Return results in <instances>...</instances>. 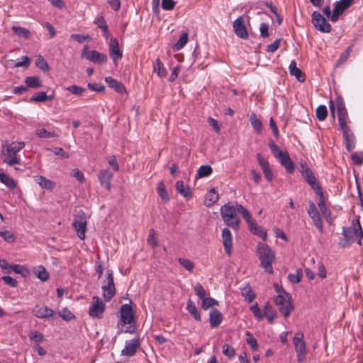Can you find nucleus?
<instances>
[{"mask_svg": "<svg viewBox=\"0 0 363 363\" xmlns=\"http://www.w3.org/2000/svg\"><path fill=\"white\" fill-rule=\"evenodd\" d=\"M99 179L101 185H104L108 190L111 189V181L113 177L112 172L108 169H102L99 173Z\"/></svg>", "mask_w": 363, "mask_h": 363, "instance_id": "obj_22", "label": "nucleus"}, {"mask_svg": "<svg viewBox=\"0 0 363 363\" xmlns=\"http://www.w3.org/2000/svg\"><path fill=\"white\" fill-rule=\"evenodd\" d=\"M293 342L297 354V360L298 362H301L305 359L306 355V347L303 340V334L302 333H297L293 339Z\"/></svg>", "mask_w": 363, "mask_h": 363, "instance_id": "obj_11", "label": "nucleus"}, {"mask_svg": "<svg viewBox=\"0 0 363 363\" xmlns=\"http://www.w3.org/2000/svg\"><path fill=\"white\" fill-rule=\"evenodd\" d=\"M101 289L103 291V297L106 301H110L115 296L116 291L112 270H107L106 279L104 281Z\"/></svg>", "mask_w": 363, "mask_h": 363, "instance_id": "obj_6", "label": "nucleus"}, {"mask_svg": "<svg viewBox=\"0 0 363 363\" xmlns=\"http://www.w3.org/2000/svg\"><path fill=\"white\" fill-rule=\"evenodd\" d=\"M178 262L187 271L192 272L194 267V264L189 259L179 258Z\"/></svg>", "mask_w": 363, "mask_h": 363, "instance_id": "obj_51", "label": "nucleus"}, {"mask_svg": "<svg viewBox=\"0 0 363 363\" xmlns=\"http://www.w3.org/2000/svg\"><path fill=\"white\" fill-rule=\"evenodd\" d=\"M263 315L266 316L269 323H272L277 316L276 312L269 302L266 303L264 306Z\"/></svg>", "mask_w": 363, "mask_h": 363, "instance_id": "obj_36", "label": "nucleus"}, {"mask_svg": "<svg viewBox=\"0 0 363 363\" xmlns=\"http://www.w3.org/2000/svg\"><path fill=\"white\" fill-rule=\"evenodd\" d=\"M343 138L345 143V147L348 152H351L355 147V137L352 130H347L342 132Z\"/></svg>", "mask_w": 363, "mask_h": 363, "instance_id": "obj_24", "label": "nucleus"}, {"mask_svg": "<svg viewBox=\"0 0 363 363\" xmlns=\"http://www.w3.org/2000/svg\"><path fill=\"white\" fill-rule=\"evenodd\" d=\"M250 121L255 129V130L257 133H260L262 130V123L261 121L257 117V115L255 113H252L250 116Z\"/></svg>", "mask_w": 363, "mask_h": 363, "instance_id": "obj_40", "label": "nucleus"}, {"mask_svg": "<svg viewBox=\"0 0 363 363\" xmlns=\"http://www.w3.org/2000/svg\"><path fill=\"white\" fill-rule=\"evenodd\" d=\"M238 213V206L225 203L220 208V215L226 225L238 230L240 228V219L237 216Z\"/></svg>", "mask_w": 363, "mask_h": 363, "instance_id": "obj_2", "label": "nucleus"}, {"mask_svg": "<svg viewBox=\"0 0 363 363\" xmlns=\"http://www.w3.org/2000/svg\"><path fill=\"white\" fill-rule=\"evenodd\" d=\"M194 290L196 294V296L202 300L203 298H205L206 296V291L205 289L203 287V286L200 283H197L194 287Z\"/></svg>", "mask_w": 363, "mask_h": 363, "instance_id": "obj_57", "label": "nucleus"}, {"mask_svg": "<svg viewBox=\"0 0 363 363\" xmlns=\"http://www.w3.org/2000/svg\"><path fill=\"white\" fill-rule=\"evenodd\" d=\"M34 180L40 187L48 190H52L55 186L53 182L42 175L35 176Z\"/></svg>", "mask_w": 363, "mask_h": 363, "instance_id": "obj_28", "label": "nucleus"}, {"mask_svg": "<svg viewBox=\"0 0 363 363\" xmlns=\"http://www.w3.org/2000/svg\"><path fill=\"white\" fill-rule=\"evenodd\" d=\"M25 83L28 88L38 89L42 86L40 79L37 76L27 77L25 78Z\"/></svg>", "mask_w": 363, "mask_h": 363, "instance_id": "obj_32", "label": "nucleus"}, {"mask_svg": "<svg viewBox=\"0 0 363 363\" xmlns=\"http://www.w3.org/2000/svg\"><path fill=\"white\" fill-rule=\"evenodd\" d=\"M241 295L248 302L251 303L256 298V294L252 291V288L249 284H245V286L240 289Z\"/></svg>", "mask_w": 363, "mask_h": 363, "instance_id": "obj_31", "label": "nucleus"}, {"mask_svg": "<svg viewBox=\"0 0 363 363\" xmlns=\"http://www.w3.org/2000/svg\"><path fill=\"white\" fill-rule=\"evenodd\" d=\"M233 28L235 35L238 37L242 39H247L249 38V35L245 24L244 18L242 16H239L234 21L233 23Z\"/></svg>", "mask_w": 363, "mask_h": 363, "instance_id": "obj_13", "label": "nucleus"}, {"mask_svg": "<svg viewBox=\"0 0 363 363\" xmlns=\"http://www.w3.org/2000/svg\"><path fill=\"white\" fill-rule=\"evenodd\" d=\"M0 182L10 189H14L17 187V182L10 176L3 172L0 169Z\"/></svg>", "mask_w": 363, "mask_h": 363, "instance_id": "obj_30", "label": "nucleus"}, {"mask_svg": "<svg viewBox=\"0 0 363 363\" xmlns=\"http://www.w3.org/2000/svg\"><path fill=\"white\" fill-rule=\"evenodd\" d=\"M342 235L345 241V243H340L342 247H345L347 242H354V238L358 239L357 244L362 245L363 230L359 219L353 220L351 227H342Z\"/></svg>", "mask_w": 363, "mask_h": 363, "instance_id": "obj_3", "label": "nucleus"}, {"mask_svg": "<svg viewBox=\"0 0 363 363\" xmlns=\"http://www.w3.org/2000/svg\"><path fill=\"white\" fill-rule=\"evenodd\" d=\"M35 65L38 68L44 72L48 70V65L43 57L41 55H39L36 59Z\"/></svg>", "mask_w": 363, "mask_h": 363, "instance_id": "obj_62", "label": "nucleus"}, {"mask_svg": "<svg viewBox=\"0 0 363 363\" xmlns=\"http://www.w3.org/2000/svg\"><path fill=\"white\" fill-rule=\"evenodd\" d=\"M250 311L252 312L254 316L257 320H260L264 318L263 313L261 312L260 308H259L258 303H255L250 308Z\"/></svg>", "mask_w": 363, "mask_h": 363, "instance_id": "obj_59", "label": "nucleus"}, {"mask_svg": "<svg viewBox=\"0 0 363 363\" xmlns=\"http://www.w3.org/2000/svg\"><path fill=\"white\" fill-rule=\"evenodd\" d=\"M274 303L284 318H288L294 309L291 296L289 293L275 296Z\"/></svg>", "mask_w": 363, "mask_h": 363, "instance_id": "obj_5", "label": "nucleus"}, {"mask_svg": "<svg viewBox=\"0 0 363 363\" xmlns=\"http://www.w3.org/2000/svg\"><path fill=\"white\" fill-rule=\"evenodd\" d=\"M140 345V340L138 337L133 338L125 342L124 348L121 350L122 356L133 357L137 352Z\"/></svg>", "mask_w": 363, "mask_h": 363, "instance_id": "obj_12", "label": "nucleus"}, {"mask_svg": "<svg viewBox=\"0 0 363 363\" xmlns=\"http://www.w3.org/2000/svg\"><path fill=\"white\" fill-rule=\"evenodd\" d=\"M213 172V169L210 165H201L198 171L196 174V178H203L208 177Z\"/></svg>", "mask_w": 363, "mask_h": 363, "instance_id": "obj_41", "label": "nucleus"}, {"mask_svg": "<svg viewBox=\"0 0 363 363\" xmlns=\"http://www.w3.org/2000/svg\"><path fill=\"white\" fill-rule=\"evenodd\" d=\"M223 353L225 356L230 359L235 357V350L232 346L229 345L228 344H224L223 345Z\"/></svg>", "mask_w": 363, "mask_h": 363, "instance_id": "obj_61", "label": "nucleus"}, {"mask_svg": "<svg viewBox=\"0 0 363 363\" xmlns=\"http://www.w3.org/2000/svg\"><path fill=\"white\" fill-rule=\"evenodd\" d=\"M67 91H69L71 94L77 96H81L85 92L86 89L79 86L77 85L73 84L66 88Z\"/></svg>", "mask_w": 363, "mask_h": 363, "instance_id": "obj_48", "label": "nucleus"}, {"mask_svg": "<svg viewBox=\"0 0 363 363\" xmlns=\"http://www.w3.org/2000/svg\"><path fill=\"white\" fill-rule=\"evenodd\" d=\"M303 178L307 182V184L313 189L315 191H319L320 193V189L322 188L320 183L317 181L313 172L311 169L305 170V173L301 174Z\"/></svg>", "mask_w": 363, "mask_h": 363, "instance_id": "obj_16", "label": "nucleus"}, {"mask_svg": "<svg viewBox=\"0 0 363 363\" xmlns=\"http://www.w3.org/2000/svg\"><path fill=\"white\" fill-rule=\"evenodd\" d=\"M72 225L77 231V236L81 240H84L86 230V218L84 216H81L79 219H75Z\"/></svg>", "mask_w": 363, "mask_h": 363, "instance_id": "obj_18", "label": "nucleus"}, {"mask_svg": "<svg viewBox=\"0 0 363 363\" xmlns=\"http://www.w3.org/2000/svg\"><path fill=\"white\" fill-rule=\"evenodd\" d=\"M311 22L314 28L322 33H330L332 30L331 25L318 11H314L312 13Z\"/></svg>", "mask_w": 363, "mask_h": 363, "instance_id": "obj_10", "label": "nucleus"}, {"mask_svg": "<svg viewBox=\"0 0 363 363\" xmlns=\"http://www.w3.org/2000/svg\"><path fill=\"white\" fill-rule=\"evenodd\" d=\"M280 164L286 169V172L289 174L294 172L295 169V164L290 158V156L287 152L278 160Z\"/></svg>", "mask_w": 363, "mask_h": 363, "instance_id": "obj_25", "label": "nucleus"}, {"mask_svg": "<svg viewBox=\"0 0 363 363\" xmlns=\"http://www.w3.org/2000/svg\"><path fill=\"white\" fill-rule=\"evenodd\" d=\"M250 231L262 238L263 240H267V233L266 230L262 227L261 225H258L255 221L252 223H251L249 226Z\"/></svg>", "mask_w": 363, "mask_h": 363, "instance_id": "obj_26", "label": "nucleus"}, {"mask_svg": "<svg viewBox=\"0 0 363 363\" xmlns=\"http://www.w3.org/2000/svg\"><path fill=\"white\" fill-rule=\"evenodd\" d=\"M134 323L135 317L132 306L128 303L123 304L120 308V320L116 327L120 328V326Z\"/></svg>", "mask_w": 363, "mask_h": 363, "instance_id": "obj_8", "label": "nucleus"}, {"mask_svg": "<svg viewBox=\"0 0 363 363\" xmlns=\"http://www.w3.org/2000/svg\"><path fill=\"white\" fill-rule=\"evenodd\" d=\"M223 315L217 308H212L209 313V323L212 328L219 326L223 320Z\"/></svg>", "mask_w": 363, "mask_h": 363, "instance_id": "obj_21", "label": "nucleus"}, {"mask_svg": "<svg viewBox=\"0 0 363 363\" xmlns=\"http://www.w3.org/2000/svg\"><path fill=\"white\" fill-rule=\"evenodd\" d=\"M316 117L320 121H324L328 116V110L325 105H320L316 108Z\"/></svg>", "mask_w": 363, "mask_h": 363, "instance_id": "obj_47", "label": "nucleus"}, {"mask_svg": "<svg viewBox=\"0 0 363 363\" xmlns=\"http://www.w3.org/2000/svg\"><path fill=\"white\" fill-rule=\"evenodd\" d=\"M236 206H238V213L242 215L244 220L247 222L248 226L255 222L252 218L251 213L248 210L238 203H236Z\"/></svg>", "mask_w": 363, "mask_h": 363, "instance_id": "obj_37", "label": "nucleus"}, {"mask_svg": "<svg viewBox=\"0 0 363 363\" xmlns=\"http://www.w3.org/2000/svg\"><path fill=\"white\" fill-rule=\"evenodd\" d=\"M47 101V94L44 91H40L36 94H35L33 96H32L29 101H35V102H43Z\"/></svg>", "mask_w": 363, "mask_h": 363, "instance_id": "obj_56", "label": "nucleus"}, {"mask_svg": "<svg viewBox=\"0 0 363 363\" xmlns=\"http://www.w3.org/2000/svg\"><path fill=\"white\" fill-rule=\"evenodd\" d=\"M157 193L160 198L164 201L167 202L169 200V196L166 191L165 185L163 182H159L157 188Z\"/></svg>", "mask_w": 363, "mask_h": 363, "instance_id": "obj_44", "label": "nucleus"}, {"mask_svg": "<svg viewBox=\"0 0 363 363\" xmlns=\"http://www.w3.org/2000/svg\"><path fill=\"white\" fill-rule=\"evenodd\" d=\"M35 274L37 277L42 281H45L49 279V273L46 271L45 268L40 265L35 269Z\"/></svg>", "mask_w": 363, "mask_h": 363, "instance_id": "obj_43", "label": "nucleus"}, {"mask_svg": "<svg viewBox=\"0 0 363 363\" xmlns=\"http://www.w3.org/2000/svg\"><path fill=\"white\" fill-rule=\"evenodd\" d=\"M177 191L185 199H189L192 197V191L189 186H184L182 181H177L175 184Z\"/></svg>", "mask_w": 363, "mask_h": 363, "instance_id": "obj_29", "label": "nucleus"}, {"mask_svg": "<svg viewBox=\"0 0 363 363\" xmlns=\"http://www.w3.org/2000/svg\"><path fill=\"white\" fill-rule=\"evenodd\" d=\"M290 74L296 77L298 82H303L306 80L305 75L302 71L296 67L295 60H292L289 67Z\"/></svg>", "mask_w": 363, "mask_h": 363, "instance_id": "obj_27", "label": "nucleus"}, {"mask_svg": "<svg viewBox=\"0 0 363 363\" xmlns=\"http://www.w3.org/2000/svg\"><path fill=\"white\" fill-rule=\"evenodd\" d=\"M12 268H13L12 272H14L16 274H21L22 277H25L28 274V269L22 265L13 264V266Z\"/></svg>", "mask_w": 363, "mask_h": 363, "instance_id": "obj_60", "label": "nucleus"}, {"mask_svg": "<svg viewBox=\"0 0 363 363\" xmlns=\"http://www.w3.org/2000/svg\"><path fill=\"white\" fill-rule=\"evenodd\" d=\"M268 147H269L274 157H276L277 160H279L285 154V152H283L272 139L269 140L268 141Z\"/></svg>", "mask_w": 363, "mask_h": 363, "instance_id": "obj_35", "label": "nucleus"}, {"mask_svg": "<svg viewBox=\"0 0 363 363\" xmlns=\"http://www.w3.org/2000/svg\"><path fill=\"white\" fill-rule=\"evenodd\" d=\"M109 55L114 63L121 60L123 57V52L120 49L118 40L116 38H111L108 45Z\"/></svg>", "mask_w": 363, "mask_h": 363, "instance_id": "obj_14", "label": "nucleus"}, {"mask_svg": "<svg viewBox=\"0 0 363 363\" xmlns=\"http://www.w3.org/2000/svg\"><path fill=\"white\" fill-rule=\"evenodd\" d=\"M58 313L63 320L67 321L71 320L74 318V314L67 308H62Z\"/></svg>", "mask_w": 363, "mask_h": 363, "instance_id": "obj_58", "label": "nucleus"}, {"mask_svg": "<svg viewBox=\"0 0 363 363\" xmlns=\"http://www.w3.org/2000/svg\"><path fill=\"white\" fill-rule=\"evenodd\" d=\"M311 218L313 220V225L317 228L320 233L322 234L323 233V221L320 213Z\"/></svg>", "mask_w": 363, "mask_h": 363, "instance_id": "obj_50", "label": "nucleus"}, {"mask_svg": "<svg viewBox=\"0 0 363 363\" xmlns=\"http://www.w3.org/2000/svg\"><path fill=\"white\" fill-rule=\"evenodd\" d=\"M105 309L106 305L104 301L97 296H94L89 308V315L91 318L101 319Z\"/></svg>", "mask_w": 363, "mask_h": 363, "instance_id": "obj_9", "label": "nucleus"}, {"mask_svg": "<svg viewBox=\"0 0 363 363\" xmlns=\"http://www.w3.org/2000/svg\"><path fill=\"white\" fill-rule=\"evenodd\" d=\"M218 194L215 189H211L206 194V206L209 207L213 205L218 200Z\"/></svg>", "mask_w": 363, "mask_h": 363, "instance_id": "obj_34", "label": "nucleus"}, {"mask_svg": "<svg viewBox=\"0 0 363 363\" xmlns=\"http://www.w3.org/2000/svg\"><path fill=\"white\" fill-rule=\"evenodd\" d=\"M154 71L157 72V74L160 77H164L167 75L166 69L164 68V65L160 58H157L155 61L154 65Z\"/></svg>", "mask_w": 363, "mask_h": 363, "instance_id": "obj_42", "label": "nucleus"}, {"mask_svg": "<svg viewBox=\"0 0 363 363\" xmlns=\"http://www.w3.org/2000/svg\"><path fill=\"white\" fill-rule=\"evenodd\" d=\"M105 82H106L109 87L113 89L118 93L121 94L126 93V89L124 86V85L121 82L113 79V77H106L105 78Z\"/></svg>", "mask_w": 363, "mask_h": 363, "instance_id": "obj_23", "label": "nucleus"}, {"mask_svg": "<svg viewBox=\"0 0 363 363\" xmlns=\"http://www.w3.org/2000/svg\"><path fill=\"white\" fill-rule=\"evenodd\" d=\"M236 206H238V213L242 215L244 220L247 222L248 226L255 222L252 218L251 213L248 210L238 203H236Z\"/></svg>", "mask_w": 363, "mask_h": 363, "instance_id": "obj_38", "label": "nucleus"}, {"mask_svg": "<svg viewBox=\"0 0 363 363\" xmlns=\"http://www.w3.org/2000/svg\"><path fill=\"white\" fill-rule=\"evenodd\" d=\"M222 240L225 253L230 256L232 254V234L230 230L224 228L222 230Z\"/></svg>", "mask_w": 363, "mask_h": 363, "instance_id": "obj_17", "label": "nucleus"}, {"mask_svg": "<svg viewBox=\"0 0 363 363\" xmlns=\"http://www.w3.org/2000/svg\"><path fill=\"white\" fill-rule=\"evenodd\" d=\"M352 48V45H350L349 47L347 48L345 51L341 54L337 62V65H340L347 61L351 52Z\"/></svg>", "mask_w": 363, "mask_h": 363, "instance_id": "obj_64", "label": "nucleus"}, {"mask_svg": "<svg viewBox=\"0 0 363 363\" xmlns=\"http://www.w3.org/2000/svg\"><path fill=\"white\" fill-rule=\"evenodd\" d=\"M218 301L211 297L207 298L206 296L205 298L202 299L201 307L203 310H207V309L210 308L211 307H213L214 306H218Z\"/></svg>", "mask_w": 363, "mask_h": 363, "instance_id": "obj_46", "label": "nucleus"}, {"mask_svg": "<svg viewBox=\"0 0 363 363\" xmlns=\"http://www.w3.org/2000/svg\"><path fill=\"white\" fill-rule=\"evenodd\" d=\"M13 264H10L5 259H0V267L6 274H10L12 272Z\"/></svg>", "mask_w": 363, "mask_h": 363, "instance_id": "obj_63", "label": "nucleus"}, {"mask_svg": "<svg viewBox=\"0 0 363 363\" xmlns=\"http://www.w3.org/2000/svg\"><path fill=\"white\" fill-rule=\"evenodd\" d=\"M188 42V34L187 33H184L182 34L177 41V43L174 45V50H179L182 49Z\"/></svg>", "mask_w": 363, "mask_h": 363, "instance_id": "obj_45", "label": "nucleus"}, {"mask_svg": "<svg viewBox=\"0 0 363 363\" xmlns=\"http://www.w3.org/2000/svg\"><path fill=\"white\" fill-rule=\"evenodd\" d=\"M302 276L303 275H302L301 269H298L296 270V274H288L287 278L290 282L294 283V284H298L301 281Z\"/></svg>", "mask_w": 363, "mask_h": 363, "instance_id": "obj_54", "label": "nucleus"}, {"mask_svg": "<svg viewBox=\"0 0 363 363\" xmlns=\"http://www.w3.org/2000/svg\"><path fill=\"white\" fill-rule=\"evenodd\" d=\"M82 57H84L91 62L99 65L106 63L108 60V57L105 54L101 53L96 50L90 51L87 45H84L83 48Z\"/></svg>", "mask_w": 363, "mask_h": 363, "instance_id": "obj_7", "label": "nucleus"}, {"mask_svg": "<svg viewBox=\"0 0 363 363\" xmlns=\"http://www.w3.org/2000/svg\"><path fill=\"white\" fill-rule=\"evenodd\" d=\"M246 335L247 336V337L246 339L247 343L250 346V347L253 350H255V351L257 350L259 346H258L256 339L253 337V335L249 331L246 332Z\"/></svg>", "mask_w": 363, "mask_h": 363, "instance_id": "obj_55", "label": "nucleus"}, {"mask_svg": "<svg viewBox=\"0 0 363 363\" xmlns=\"http://www.w3.org/2000/svg\"><path fill=\"white\" fill-rule=\"evenodd\" d=\"M12 30L13 33L18 36L28 38L29 37V30L25 28L20 26H13Z\"/></svg>", "mask_w": 363, "mask_h": 363, "instance_id": "obj_49", "label": "nucleus"}, {"mask_svg": "<svg viewBox=\"0 0 363 363\" xmlns=\"http://www.w3.org/2000/svg\"><path fill=\"white\" fill-rule=\"evenodd\" d=\"M354 0H339L335 3L334 8L343 13V12L354 3Z\"/></svg>", "mask_w": 363, "mask_h": 363, "instance_id": "obj_39", "label": "nucleus"}, {"mask_svg": "<svg viewBox=\"0 0 363 363\" xmlns=\"http://www.w3.org/2000/svg\"><path fill=\"white\" fill-rule=\"evenodd\" d=\"M315 194L319 196L318 201L317 203L321 214L325 216L327 221H328V217H330L331 211L327 208L323 195V189H320V193L319 191H315Z\"/></svg>", "mask_w": 363, "mask_h": 363, "instance_id": "obj_20", "label": "nucleus"}, {"mask_svg": "<svg viewBox=\"0 0 363 363\" xmlns=\"http://www.w3.org/2000/svg\"><path fill=\"white\" fill-rule=\"evenodd\" d=\"M257 159L259 165L262 168L263 174L266 179L270 182L273 179V172L270 167L269 163L266 158L262 156L260 153L257 154Z\"/></svg>", "mask_w": 363, "mask_h": 363, "instance_id": "obj_15", "label": "nucleus"}, {"mask_svg": "<svg viewBox=\"0 0 363 363\" xmlns=\"http://www.w3.org/2000/svg\"><path fill=\"white\" fill-rule=\"evenodd\" d=\"M36 135L40 138H55L57 134L54 132H49L45 128L38 129L36 130Z\"/></svg>", "mask_w": 363, "mask_h": 363, "instance_id": "obj_52", "label": "nucleus"}, {"mask_svg": "<svg viewBox=\"0 0 363 363\" xmlns=\"http://www.w3.org/2000/svg\"><path fill=\"white\" fill-rule=\"evenodd\" d=\"M33 314L38 318H48L52 317L55 311L46 306H36L33 310Z\"/></svg>", "mask_w": 363, "mask_h": 363, "instance_id": "obj_19", "label": "nucleus"}, {"mask_svg": "<svg viewBox=\"0 0 363 363\" xmlns=\"http://www.w3.org/2000/svg\"><path fill=\"white\" fill-rule=\"evenodd\" d=\"M128 325H129L127 326L125 329H123V326H120V328H117V335H120L121 333H134L136 330L135 322L134 323H130Z\"/></svg>", "mask_w": 363, "mask_h": 363, "instance_id": "obj_53", "label": "nucleus"}, {"mask_svg": "<svg viewBox=\"0 0 363 363\" xmlns=\"http://www.w3.org/2000/svg\"><path fill=\"white\" fill-rule=\"evenodd\" d=\"M186 310L194 317V318L196 320H201L200 312L198 311L194 302L191 299H189V301H187Z\"/></svg>", "mask_w": 363, "mask_h": 363, "instance_id": "obj_33", "label": "nucleus"}, {"mask_svg": "<svg viewBox=\"0 0 363 363\" xmlns=\"http://www.w3.org/2000/svg\"><path fill=\"white\" fill-rule=\"evenodd\" d=\"M257 253L260 261V266L269 274L274 272L272 263L275 261V253L267 245L259 243L257 245Z\"/></svg>", "mask_w": 363, "mask_h": 363, "instance_id": "obj_1", "label": "nucleus"}, {"mask_svg": "<svg viewBox=\"0 0 363 363\" xmlns=\"http://www.w3.org/2000/svg\"><path fill=\"white\" fill-rule=\"evenodd\" d=\"M25 146L24 142H12L5 145L6 155L4 162L9 166L20 164L21 160L17 157L16 154Z\"/></svg>", "mask_w": 363, "mask_h": 363, "instance_id": "obj_4", "label": "nucleus"}]
</instances>
